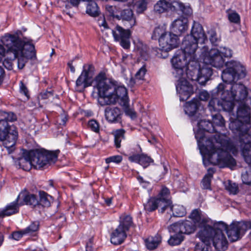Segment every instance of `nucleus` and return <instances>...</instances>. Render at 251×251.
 I'll return each mask as SVG.
<instances>
[{"label": "nucleus", "instance_id": "obj_1", "mask_svg": "<svg viewBox=\"0 0 251 251\" xmlns=\"http://www.w3.org/2000/svg\"><path fill=\"white\" fill-rule=\"evenodd\" d=\"M201 129L195 134L200 151L207 156L209 162L220 168L228 167L232 169L236 165L235 160L228 155L224 150H229L233 153L237 152L236 147L229 144V138L224 134H216L214 136L206 139L203 144L205 137Z\"/></svg>", "mask_w": 251, "mask_h": 251}, {"label": "nucleus", "instance_id": "obj_2", "mask_svg": "<svg viewBox=\"0 0 251 251\" xmlns=\"http://www.w3.org/2000/svg\"><path fill=\"white\" fill-rule=\"evenodd\" d=\"M95 87L98 90V102L101 106L114 105L117 102L124 107L126 115L135 119V111L128 106L127 90L124 86H118L106 78L104 73H100L95 78Z\"/></svg>", "mask_w": 251, "mask_h": 251}, {"label": "nucleus", "instance_id": "obj_3", "mask_svg": "<svg viewBox=\"0 0 251 251\" xmlns=\"http://www.w3.org/2000/svg\"><path fill=\"white\" fill-rule=\"evenodd\" d=\"M59 151H49L44 150H22V157L18 159L20 168L29 171L31 166L43 169L54 164L57 160Z\"/></svg>", "mask_w": 251, "mask_h": 251}, {"label": "nucleus", "instance_id": "obj_4", "mask_svg": "<svg viewBox=\"0 0 251 251\" xmlns=\"http://www.w3.org/2000/svg\"><path fill=\"white\" fill-rule=\"evenodd\" d=\"M171 197L169 189H161L156 197L151 198L144 205L145 209L149 211H153L158 207L159 211L163 213L169 209L172 212V216L176 217H182L186 214L185 208L182 205H172Z\"/></svg>", "mask_w": 251, "mask_h": 251}, {"label": "nucleus", "instance_id": "obj_5", "mask_svg": "<svg viewBox=\"0 0 251 251\" xmlns=\"http://www.w3.org/2000/svg\"><path fill=\"white\" fill-rule=\"evenodd\" d=\"M26 31L25 27L17 30V60L19 69H22L29 59H37L34 45L24 35Z\"/></svg>", "mask_w": 251, "mask_h": 251}, {"label": "nucleus", "instance_id": "obj_6", "mask_svg": "<svg viewBox=\"0 0 251 251\" xmlns=\"http://www.w3.org/2000/svg\"><path fill=\"white\" fill-rule=\"evenodd\" d=\"M16 116L13 113H8L4 119L0 120V141H5V147L9 154L16 147Z\"/></svg>", "mask_w": 251, "mask_h": 251}, {"label": "nucleus", "instance_id": "obj_7", "mask_svg": "<svg viewBox=\"0 0 251 251\" xmlns=\"http://www.w3.org/2000/svg\"><path fill=\"white\" fill-rule=\"evenodd\" d=\"M225 84L222 83L217 87L218 92H222L220 100L221 110L230 112L234 106L233 101H236L237 92L244 96L245 95V86L241 84L234 83L230 87V92L228 90L225 91Z\"/></svg>", "mask_w": 251, "mask_h": 251}, {"label": "nucleus", "instance_id": "obj_8", "mask_svg": "<svg viewBox=\"0 0 251 251\" xmlns=\"http://www.w3.org/2000/svg\"><path fill=\"white\" fill-rule=\"evenodd\" d=\"M207 39L202 26L199 23L194 22L191 34L187 35L182 42L184 50L188 53H195L199 43L204 44Z\"/></svg>", "mask_w": 251, "mask_h": 251}, {"label": "nucleus", "instance_id": "obj_9", "mask_svg": "<svg viewBox=\"0 0 251 251\" xmlns=\"http://www.w3.org/2000/svg\"><path fill=\"white\" fill-rule=\"evenodd\" d=\"M250 109L240 105L237 111L236 119L230 123L229 128L237 135L244 134L245 132L251 133Z\"/></svg>", "mask_w": 251, "mask_h": 251}, {"label": "nucleus", "instance_id": "obj_10", "mask_svg": "<svg viewBox=\"0 0 251 251\" xmlns=\"http://www.w3.org/2000/svg\"><path fill=\"white\" fill-rule=\"evenodd\" d=\"M239 141L237 145H235L231 142L229 138V142L230 145L236 148L237 151L235 153H233L229 150H224V151H226V153L230 155L229 152H232L234 155L237 154L238 149L240 148L242 155H243L245 161L248 163H251V133L245 132L244 134L238 135ZM232 157V156L230 155Z\"/></svg>", "mask_w": 251, "mask_h": 251}, {"label": "nucleus", "instance_id": "obj_11", "mask_svg": "<svg viewBox=\"0 0 251 251\" xmlns=\"http://www.w3.org/2000/svg\"><path fill=\"white\" fill-rule=\"evenodd\" d=\"M226 66L227 68L223 71L222 75L224 82L231 83L235 79L245 76V68L240 62L231 60L226 63Z\"/></svg>", "mask_w": 251, "mask_h": 251}, {"label": "nucleus", "instance_id": "obj_12", "mask_svg": "<svg viewBox=\"0 0 251 251\" xmlns=\"http://www.w3.org/2000/svg\"><path fill=\"white\" fill-rule=\"evenodd\" d=\"M201 57L203 63L211 65L216 68H222L225 64V60L220 54L219 50L212 49L209 50L207 46H203L202 49Z\"/></svg>", "mask_w": 251, "mask_h": 251}, {"label": "nucleus", "instance_id": "obj_13", "mask_svg": "<svg viewBox=\"0 0 251 251\" xmlns=\"http://www.w3.org/2000/svg\"><path fill=\"white\" fill-rule=\"evenodd\" d=\"M251 228V222H233L228 227L226 233L231 242L239 240L246 231Z\"/></svg>", "mask_w": 251, "mask_h": 251}, {"label": "nucleus", "instance_id": "obj_14", "mask_svg": "<svg viewBox=\"0 0 251 251\" xmlns=\"http://www.w3.org/2000/svg\"><path fill=\"white\" fill-rule=\"evenodd\" d=\"M94 68L93 65L85 64L83 66L81 75L76 80V89L81 92L86 88L91 86L94 75Z\"/></svg>", "mask_w": 251, "mask_h": 251}, {"label": "nucleus", "instance_id": "obj_15", "mask_svg": "<svg viewBox=\"0 0 251 251\" xmlns=\"http://www.w3.org/2000/svg\"><path fill=\"white\" fill-rule=\"evenodd\" d=\"M182 53L174 56L171 60L172 65L176 70L178 77H180L184 75L183 70L187 64V58L190 57L189 61L195 58V53H186L184 50L183 46H182Z\"/></svg>", "mask_w": 251, "mask_h": 251}, {"label": "nucleus", "instance_id": "obj_16", "mask_svg": "<svg viewBox=\"0 0 251 251\" xmlns=\"http://www.w3.org/2000/svg\"><path fill=\"white\" fill-rule=\"evenodd\" d=\"M112 33L115 40L119 42L124 49H126L129 48V38L131 33L129 29H125L117 25L115 29L112 30Z\"/></svg>", "mask_w": 251, "mask_h": 251}, {"label": "nucleus", "instance_id": "obj_17", "mask_svg": "<svg viewBox=\"0 0 251 251\" xmlns=\"http://www.w3.org/2000/svg\"><path fill=\"white\" fill-rule=\"evenodd\" d=\"M159 43L162 50L168 51L177 47V36L174 33H166L159 38Z\"/></svg>", "mask_w": 251, "mask_h": 251}, {"label": "nucleus", "instance_id": "obj_18", "mask_svg": "<svg viewBox=\"0 0 251 251\" xmlns=\"http://www.w3.org/2000/svg\"><path fill=\"white\" fill-rule=\"evenodd\" d=\"M211 231L210 227L205 229H201L197 233V236L201 240L195 247L194 251H209L210 248V237L207 234L208 231Z\"/></svg>", "mask_w": 251, "mask_h": 251}, {"label": "nucleus", "instance_id": "obj_19", "mask_svg": "<svg viewBox=\"0 0 251 251\" xmlns=\"http://www.w3.org/2000/svg\"><path fill=\"white\" fill-rule=\"evenodd\" d=\"M179 78L176 89L179 95L180 100L184 101L189 99L193 93V88L183 76Z\"/></svg>", "mask_w": 251, "mask_h": 251}, {"label": "nucleus", "instance_id": "obj_20", "mask_svg": "<svg viewBox=\"0 0 251 251\" xmlns=\"http://www.w3.org/2000/svg\"><path fill=\"white\" fill-rule=\"evenodd\" d=\"M197 226L189 220L180 221L172 224L171 228L176 232H180L183 235L190 234L196 230Z\"/></svg>", "mask_w": 251, "mask_h": 251}, {"label": "nucleus", "instance_id": "obj_21", "mask_svg": "<svg viewBox=\"0 0 251 251\" xmlns=\"http://www.w3.org/2000/svg\"><path fill=\"white\" fill-rule=\"evenodd\" d=\"M195 71L197 72L196 75H193L191 77L188 76V78L197 81L201 85H204L212 75V69L207 64L200 67L199 70H196Z\"/></svg>", "mask_w": 251, "mask_h": 251}, {"label": "nucleus", "instance_id": "obj_22", "mask_svg": "<svg viewBox=\"0 0 251 251\" xmlns=\"http://www.w3.org/2000/svg\"><path fill=\"white\" fill-rule=\"evenodd\" d=\"M212 241L213 246L218 251H224L227 248V241L223 232H218L213 234L210 237V242Z\"/></svg>", "mask_w": 251, "mask_h": 251}, {"label": "nucleus", "instance_id": "obj_23", "mask_svg": "<svg viewBox=\"0 0 251 251\" xmlns=\"http://www.w3.org/2000/svg\"><path fill=\"white\" fill-rule=\"evenodd\" d=\"M1 42L7 48V52L11 53L16 58V36L7 34L1 38Z\"/></svg>", "mask_w": 251, "mask_h": 251}, {"label": "nucleus", "instance_id": "obj_24", "mask_svg": "<svg viewBox=\"0 0 251 251\" xmlns=\"http://www.w3.org/2000/svg\"><path fill=\"white\" fill-rule=\"evenodd\" d=\"M104 113L106 119L110 123L119 122L121 119L122 111L117 107H107Z\"/></svg>", "mask_w": 251, "mask_h": 251}, {"label": "nucleus", "instance_id": "obj_25", "mask_svg": "<svg viewBox=\"0 0 251 251\" xmlns=\"http://www.w3.org/2000/svg\"><path fill=\"white\" fill-rule=\"evenodd\" d=\"M188 21L187 18H178L172 24V31L175 34L180 35L185 32L188 28Z\"/></svg>", "mask_w": 251, "mask_h": 251}, {"label": "nucleus", "instance_id": "obj_26", "mask_svg": "<svg viewBox=\"0 0 251 251\" xmlns=\"http://www.w3.org/2000/svg\"><path fill=\"white\" fill-rule=\"evenodd\" d=\"M20 199H23L26 205H29L33 207L38 205L39 204V201L36 196L34 194L27 193L25 189L17 197V205Z\"/></svg>", "mask_w": 251, "mask_h": 251}, {"label": "nucleus", "instance_id": "obj_27", "mask_svg": "<svg viewBox=\"0 0 251 251\" xmlns=\"http://www.w3.org/2000/svg\"><path fill=\"white\" fill-rule=\"evenodd\" d=\"M127 237L126 231L117 227L111 233L110 241L112 244L117 245L122 244Z\"/></svg>", "mask_w": 251, "mask_h": 251}, {"label": "nucleus", "instance_id": "obj_28", "mask_svg": "<svg viewBox=\"0 0 251 251\" xmlns=\"http://www.w3.org/2000/svg\"><path fill=\"white\" fill-rule=\"evenodd\" d=\"M172 225L168 227V230L170 233V237L168 241V244L172 246L179 245L184 240V236L180 232H176L171 228Z\"/></svg>", "mask_w": 251, "mask_h": 251}, {"label": "nucleus", "instance_id": "obj_29", "mask_svg": "<svg viewBox=\"0 0 251 251\" xmlns=\"http://www.w3.org/2000/svg\"><path fill=\"white\" fill-rule=\"evenodd\" d=\"M154 10L159 13H162L169 10L174 11L173 2L171 3L170 0H159L154 5Z\"/></svg>", "mask_w": 251, "mask_h": 251}, {"label": "nucleus", "instance_id": "obj_30", "mask_svg": "<svg viewBox=\"0 0 251 251\" xmlns=\"http://www.w3.org/2000/svg\"><path fill=\"white\" fill-rule=\"evenodd\" d=\"M173 10L175 12L180 11L186 16H189L192 14V9L188 5H185L178 1L173 2Z\"/></svg>", "mask_w": 251, "mask_h": 251}, {"label": "nucleus", "instance_id": "obj_31", "mask_svg": "<svg viewBox=\"0 0 251 251\" xmlns=\"http://www.w3.org/2000/svg\"><path fill=\"white\" fill-rule=\"evenodd\" d=\"M246 94L244 96L237 92L236 101L240 102V105L244 107L251 109V92L248 93L247 88L245 86Z\"/></svg>", "mask_w": 251, "mask_h": 251}, {"label": "nucleus", "instance_id": "obj_32", "mask_svg": "<svg viewBox=\"0 0 251 251\" xmlns=\"http://www.w3.org/2000/svg\"><path fill=\"white\" fill-rule=\"evenodd\" d=\"M147 70L145 66L142 67L136 73L134 78L131 77L129 82V85L133 86L134 85H140L145 80V75Z\"/></svg>", "mask_w": 251, "mask_h": 251}, {"label": "nucleus", "instance_id": "obj_33", "mask_svg": "<svg viewBox=\"0 0 251 251\" xmlns=\"http://www.w3.org/2000/svg\"><path fill=\"white\" fill-rule=\"evenodd\" d=\"M39 222L35 221L32 222L26 228L20 231H17V240L25 234L31 235L37 231L39 229Z\"/></svg>", "mask_w": 251, "mask_h": 251}, {"label": "nucleus", "instance_id": "obj_34", "mask_svg": "<svg viewBox=\"0 0 251 251\" xmlns=\"http://www.w3.org/2000/svg\"><path fill=\"white\" fill-rule=\"evenodd\" d=\"M213 226L214 227H212L209 226H205L202 228V229H205L207 227H210L211 229V231H209V232L208 231L207 234L210 237H211V236L213 235V234H215L216 233H217L219 231L222 232H223V231L224 230L226 231V230L228 227L226 223L222 221L214 223Z\"/></svg>", "mask_w": 251, "mask_h": 251}, {"label": "nucleus", "instance_id": "obj_35", "mask_svg": "<svg viewBox=\"0 0 251 251\" xmlns=\"http://www.w3.org/2000/svg\"><path fill=\"white\" fill-rule=\"evenodd\" d=\"M87 2L86 12L92 17H97L100 14V11L97 3L93 0H83Z\"/></svg>", "mask_w": 251, "mask_h": 251}, {"label": "nucleus", "instance_id": "obj_36", "mask_svg": "<svg viewBox=\"0 0 251 251\" xmlns=\"http://www.w3.org/2000/svg\"><path fill=\"white\" fill-rule=\"evenodd\" d=\"M16 213V200L6 205L3 208H0V220Z\"/></svg>", "mask_w": 251, "mask_h": 251}, {"label": "nucleus", "instance_id": "obj_37", "mask_svg": "<svg viewBox=\"0 0 251 251\" xmlns=\"http://www.w3.org/2000/svg\"><path fill=\"white\" fill-rule=\"evenodd\" d=\"M161 237L159 234H156L154 236L149 237L145 240L147 248L150 250H154L161 243Z\"/></svg>", "mask_w": 251, "mask_h": 251}, {"label": "nucleus", "instance_id": "obj_38", "mask_svg": "<svg viewBox=\"0 0 251 251\" xmlns=\"http://www.w3.org/2000/svg\"><path fill=\"white\" fill-rule=\"evenodd\" d=\"M200 105V101L198 100H193L190 102H187L184 107L186 114L190 116H193L197 112Z\"/></svg>", "mask_w": 251, "mask_h": 251}, {"label": "nucleus", "instance_id": "obj_39", "mask_svg": "<svg viewBox=\"0 0 251 251\" xmlns=\"http://www.w3.org/2000/svg\"><path fill=\"white\" fill-rule=\"evenodd\" d=\"M121 17L123 20L129 22L131 27L135 25L136 21L133 16V11L131 9H126L122 11Z\"/></svg>", "mask_w": 251, "mask_h": 251}, {"label": "nucleus", "instance_id": "obj_40", "mask_svg": "<svg viewBox=\"0 0 251 251\" xmlns=\"http://www.w3.org/2000/svg\"><path fill=\"white\" fill-rule=\"evenodd\" d=\"M39 196L40 200L38 205H41L43 207H49L51 202L53 201L52 197L44 191H40L39 192Z\"/></svg>", "mask_w": 251, "mask_h": 251}, {"label": "nucleus", "instance_id": "obj_41", "mask_svg": "<svg viewBox=\"0 0 251 251\" xmlns=\"http://www.w3.org/2000/svg\"><path fill=\"white\" fill-rule=\"evenodd\" d=\"M198 126L199 128L208 132H217L215 126L211 122L208 121L201 120L198 123Z\"/></svg>", "mask_w": 251, "mask_h": 251}, {"label": "nucleus", "instance_id": "obj_42", "mask_svg": "<svg viewBox=\"0 0 251 251\" xmlns=\"http://www.w3.org/2000/svg\"><path fill=\"white\" fill-rule=\"evenodd\" d=\"M121 221L118 227L127 231L132 224V218L130 216L126 215L120 218Z\"/></svg>", "mask_w": 251, "mask_h": 251}, {"label": "nucleus", "instance_id": "obj_43", "mask_svg": "<svg viewBox=\"0 0 251 251\" xmlns=\"http://www.w3.org/2000/svg\"><path fill=\"white\" fill-rule=\"evenodd\" d=\"M150 0H138L134 4V7L137 13H143L147 8Z\"/></svg>", "mask_w": 251, "mask_h": 251}, {"label": "nucleus", "instance_id": "obj_44", "mask_svg": "<svg viewBox=\"0 0 251 251\" xmlns=\"http://www.w3.org/2000/svg\"><path fill=\"white\" fill-rule=\"evenodd\" d=\"M125 130L123 129H118L114 132V143L117 148L121 147V143L125 139Z\"/></svg>", "mask_w": 251, "mask_h": 251}, {"label": "nucleus", "instance_id": "obj_45", "mask_svg": "<svg viewBox=\"0 0 251 251\" xmlns=\"http://www.w3.org/2000/svg\"><path fill=\"white\" fill-rule=\"evenodd\" d=\"M220 100L217 98H212L209 101L208 108L211 112H216L221 110Z\"/></svg>", "mask_w": 251, "mask_h": 251}, {"label": "nucleus", "instance_id": "obj_46", "mask_svg": "<svg viewBox=\"0 0 251 251\" xmlns=\"http://www.w3.org/2000/svg\"><path fill=\"white\" fill-rule=\"evenodd\" d=\"M167 32L165 31V28L163 26H158L156 27L151 36L152 39H158L160 37L164 36Z\"/></svg>", "mask_w": 251, "mask_h": 251}, {"label": "nucleus", "instance_id": "obj_47", "mask_svg": "<svg viewBox=\"0 0 251 251\" xmlns=\"http://www.w3.org/2000/svg\"><path fill=\"white\" fill-rule=\"evenodd\" d=\"M212 123L214 126H223L225 125V120L220 114L217 113L212 115Z\"/></svg>", "mask_w": 251, "mask_h": 251}, {"label": "nucleus", "instance_id": "obj_48", "mask_svg": "<svg viewBox=\"0 0 251 251\" xmlns=\"http://www.w3.org/2000/svg\"><path fill=\"white\" fill-rule=\"evenodd\" d=\"M153 160L150 156L145 154H141L139 164L142 165L144 168L149 166L151 163H153Z\"/></svg>", "mask_w": 251, "mask_h": 251}, {"label": "nucleus", "instance_id": "obj_49", "mask_svg": "<svg viewBox=\"0 0 251 251\" xmlns=\"http://www.w3.org/2000/svg\"><path fill=\"white\" fill-rule=\"evenodd\" d=\"M19 93L25 96L26 100H28L30 98L29 91L26 85L24 82L23 81H21L19 83Z\"/></svg>", "mask_w": 251, "mask_h": 251}, {"label": "nucleus", "instance_id": "obj_50", "mask_svg": "<svg viewBox=\"0 0 251 251\" xmlns=\"http://www.w3.org/2000/svg\"><path fill=\"white\" fill-rule=\"evenodd\" d=\"M189 218L192 220V223L196 224L200 222L201 220L200 213L198 209L194 210L189 216Z\"/></svg>", "mask_w": 251, "mask_h": 251}, {"label": "nucleus", "instance_id": "obj_51", "mask_svg": "<svg viewBox=\"0 0 251 251\" xmlns=\"http://www.w3.org/2000/svg\"><path fill=\"white\" fill-rule=\"evenodd\" d=\"M228 18L230 22L238 24L240 22V17L239 15L236 12H232L228 13Z\"/></svg>", "mask_w": 251, "mask_h": 251}, {"label": "nucleus", "instance_id": "obj_52", "mask_svg": "<svg viewBox=\"0 0 251 251\" xmlns=\"http://www.w3.org/2000/svg\"><path fill=\"white\" fill-rule=\"evenodd\" d=\"M89 127L93 131L98 132L100 129L99 123L95 120H91L88 124Z\"/></svg>", "mask_w": 251, "mask_h": 251}, {"label": "nucleus", "instance_id": "obj_53", "mask_svg": "<svg viewBox=\"0 0 251 251\" xmlns=\"http://www.w3.org/2000/svg\"><path fill=\"white\" fill-rule=\"evenodd\" d=\"M212 177V175L210 174H208L205 176L202 180V183L204 188H209L210 187L211 179Z\"/></svg>", "mask_w": 251, "mask_h": 251}, {"label": "nucleus", "instance_id": "obj_54", "mask_svg": "<svg viewBox=\"0 0 251 251\" xmlns=\"http://www.w3.org/2000/svg\"><path fill=\"white\" fill-rule=\"evenodd\" d=\"M123 160V157L121 155H115L107 158L105 162L107 164L110 162H114L116 163H120Z\"/></svg>", "mask_w": 251, "mask_h": 251}, {"label": "nucleus", "instance_id": "obj_55", "mask_svg": "<svg viewBox=\"0 0 251 251\" xmlns=\"http://www.w3.org/2000/svg\"><path fill=\"white\" fill-rule=\"evenodd\" d=\"M53 94L52 91H45L40 93L38 97V100H45L50 97H52Z\"/></svg>", "mask_w": 251, "mask_h": 251}, {"label": "nucleus", "instance_id": "obj_56", "mask_svg": "<svg viewBox=\"0 0 251 251\" xmlns=\"http://www.w3.org/2000/svg\"><path fill=\"white\" fill-rule=\"evenodd\" d=\"M222 56L225 57H231L232 56V50L226 48H221L219 50Z\"/></svg>", "mask_w": 251, "mask_h": 251}, {"label": "nucleus", "instance_id": "obj_57", "mask_svg": "<svg viewBox=\"0 0 251 251\" xmlns=\"http://www.w3.org/2000/svg\"><path fill=\"white\" fill-rule=\"evenodd\" d=\"M98 24L101 28V31L108 28L107 24L105 21L104 16L100 17L98 20Z\"/></svg>", "mask_w": 251, "mask_h": 251}, {"label": "nucleus", "instance_id": "obj_58", "mask_svg": "<svg viewBox=\"0 0 251 251\" xmlns=\"http://www.w3.org/2000/svg\"><path fill=\"white\" fill-rule=\"evenodd\" d=\"M15 59H13V56L12 57V58L8 59L6 58L3 61V65L4 66V67L7 69L8 70H11L13 69V63H12V60H14Z\"/></svg>", "mask_w": 251, "mask_h": 251}, {"label": "nucleus", "instance_id": "obj_59", "mask_svg": "<svg viewBox=\"0 0 251 251\" xmlns=\"http://www.w3.org/2000/svg\"><path fill=\"white\" fill-rule=\"evenodd\" d=\"M141 154H133L128 156V160L131 162L139 163Z\"/></svg>", "mask_w": 251, "mask_h": 251}, {"label": "nucleus", "instance_id": "obj_60", "mask_svg": "<svg viewBox=\"0 0 251 251\" xmlns=\"http://www.w3.org/2000/svg\"><path fill=\"white\" fill-rule=\"evenodd\" d=\"M208 33L210 34V40L212 44H214L218 41V38L215 31L211 30L208 32Z\"/></svg>", "mask_w": 251, "mask_h": 251}, {"label": "nucleus", "instance_id": "obj_61", "mask_svg": "<svg viewBox=\"0 0 251 251\" xmlns=\"http://www.w3.org/2000/svg\"><path fill=\"white\" fill-rule=\"evenodd\" d=\"M226 188H238V185L235 183H232L231 180H228L225 182Z\"/></svg>", "mask_w": 251, "mask_h": 251}, {"label": "nucleus", "instance_id": "obj_62", "mask_svg": "<svg viewBox=\"0 0 251 251\" xmlns=\"http://www.w3.org/2000/svg\"><path fill=\"white\" fill-rule=\"evenodd\" d=\"M199 98L201 100H207L209 98V94L206 91H202L199 94Z\"/></svg>", "mask_w": 251, "mask_h": 251}, {"label": "nucleus", "instance_id": "obj_63", "mask_svg": "<svg viewBox=\"0 0 251 251\" xmlns=\"http://www.w3.org/2000/svg\"><path fill=\"white\" fill-rule=\"evenodd\" d=\"M5 53V49L3 46L0 44V62L1 61Z\"/></svg>", "mask_w": 251, "mask_h": 251}, {"label": "nucleus", "instance_id": "obj_64", "mask_svg": "<svg viewBox=\"0 0 251 251\" xmlns=\"http://www.w3.org/2000/svg\"><path fill=\"white\" fill-rule=\"evenodd\" d=\"M61 122L59 123L60 125H65L67 121H68V116L65 114L61 115Z\"/></svg>", "mask_w": 251, "mask_h": 251}]
</instances>
